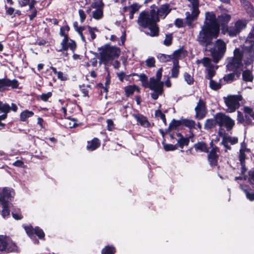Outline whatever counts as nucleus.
<instances>
[{"label": "nucleus", "instance_id": "41", "mask_svg": "<svg viewBox=\"0 0 254 254\" xmlns=\"http://www.w3.org/2000/svg\"><path fill=\"white\" fill-rule=\"evenodd\" d=\"M186 55V52L183 49H179L174 52L173 57L174 58H182Z\"/></svg>", "mask_w": 254, "mask_h": 254}, {"label": "nucleus", "instance_id": "38", "mask_svg": "<svg viewBox=\"0 0 254 254\" xmlns=\"http://www.w3.org/2000/svg\"><path fill=\"white\" fill-rule=\"evenodd\" d=\"M73 25H74V27L75 28L76 31L78 32V33L80 36L83 42H85V38L84 36H83V33L82 32V31L84 30V27H81V26L78 27L77 22L74 23Z\"/></svg>", "mask_w": 254, "mask_h": 254}, {"label": "nucleus", "instance_id": "2", "mask_svg": "<svg viewBox=\"0 0 254 254\" xmlns=\"http://www.w3.org/2000/svg\"><path fill=\"white\" fill-rule=\"evenodd\" d=\"M243 57H244L246 65L253 63L254 59V45L253 44H251L250 46H245L243 53L239 49H235L234 51V57L229 58L227 60V69L236 72L238 76L243 69V65L242 63Z\"/></svg>", "mask_w": 254, "mask_h": 254}, {"label": "nucleus", "instance_id": "63", "mask_svg": "<svg viewBox=\"0 0 254 254\" xmlns=\"http://www.w3.org/2000/svg\"><path fill=\"white\" fill-rule=\"evenodd\" d=\"M57 76L59 79L62 81L65 80L67 79L66 76L64 75L63 72L61 71H59V72L57 74Z\"/></svg>", "mask_w": 254, "mask_h": 254}, {"label": "nucleus", "instance_id": "12", "mask_svg": "<svg viewBox=\"0 0 254 254\" xmlns=\"http://www.w3.org/2000/svg\"><path fill=\"white\" fill-rule=\"evenodd\" d=\"M195 118L198 120L203 119L206 115L207 111L205 107V102L200 99L195 108Z\"/></svg>", "mask_w": 254, "mask_h": 254}, {"label": "nucleus", "instance_id": "8", "mask_svg": "<svg viewBox=\"0 0 254 254\" xmlns=\"http://www.w3.org/2000/svg\"><path fill=\"white\" fill-rule=\"evenodd\" d=\"M242 99L241 95H230L224 97V101L227 107L226 111L228 113H233L238 109L240 104L239 102Z\"/></svg>", "mask_w": 254, "mask_h": 254}, {"label": "nucleus", "instance_id": "52", "mask_svg": "<svg viewBox=\"0 0 254 254\" xmlns=\"http://www.w3.org/2000/svg\"><path fill=\"white\" fill-rule=\"evenodd\" d=\"M52 92H49L46 93H43L40 95V97L42 101L46 102L52 96Z\"/></svg>", "mask_w": 254, "mask_h": 254}, {"label": "nucleus", "instance_id": "55", "mask_svg": "<svg viewBox=\"0 0 254 254\" xmlns=\"http://www.w3.org/2000/svg\"><path fill=\"white\" fill-rule=\"evenodd\" d=\"M146 64L148 67H151L155 65V59L153 58H150L146 60Z\"/></svg>", "mask_w": 254, "mask_h": 254}, {"label": "nucleus", "instance_id": "4", "mask_svg": "<svg viewBox=\"0 0 254 254\" xmlns=\"http://www.w3.org/2000/svg\"><path fill=\"white\" fill-rule=\"evenodd\" d=\"M220 127L225 126L228 130H231L235 125V121L229 116L219 113L215 115L214 119H207L204 124L206 129H210L214 127L216 125Z\"/></svg>", "mask_w": 254, "mask_h": 254}, {"label": "nucleus", "instance_id": "1", "mask_svg": "<svg viewBox=\"0 0 254 254\" xmlns=\"http://www.w3.org/2000/svg\"><path fill=\"white\" fill-rule=\"evenodd\" d=\"M219 34V25L213 12H206L205 20L201 27V30L197 37V41L205 48L212 43L213 38H217Z\"/></svg>", "mask_w": 254, "mask_h": 254}, {"label": "nucleus", "instance_id": "21", "mask_svg": "<svg viewBox=\"0 0 254 254\" xmlns=\"http://www.w3.org/2000/svg\"><path fill=\"white\" fill-rule=\"evenodd\" d=\"M124 90L127 97L132 95L135 91H136L138 93L140 92L139 88L137 86L135 85L127 86L125 87Z\"/></svg>", "mask_w": 254, "mask_h": 254}, {"label": "nucleus", "instance_id": "19", "mask_svg": "<svg viewBox=\"0 0 254 254\" xmlns=\"http://www.w3.org/2000/svg\"><path fill=\"white\" fill-rule=\"evenodd\" d=\"M231 19V15L229 14L224 13L219 15L217 17V22L219 25L224 26L227 24Z\"/></svg>", "mask_w": 254, "mask_h": 254}, {"label": "nucleus", "instance_id": "11", "mask_svg": "<svg viewBox=\"0 0 254 254\" xmlns=\"http://www.w3.org/2000/svg\"><path fill=\"white\" fill-rule=\"evenodd\" d=\"M19 83L17 80H10L8 78L0 79V91H4L7 87H11L13 89L18 87Z\"/></svg>", "mask_w": 254, "mask_h": 254}, {"label": "nucleus", "instance_id": "46", "mask_svg": "<svg viewBox=\"0 0 254 254\" xmlns=\"http://www.w3.org/2000/svg\"><path fill=\"white\" fill-rule=\"evenodd\" d=\"M184 76L185 81L188 84L190 85L193 83L194 79L193 76L191 74L187 72H185L184 74Z\"/></svg>", "mask_w": 254, "mask_h": 254}, {"label": "nucleus", "instance_id": "3", "mask_svg": "<svg viewBox=\"0 0 254 254\" xmlns=\"http://www.w3.org/2000/svg\"><path fill=\"white\" fill-rule=\"evenodd\" d=\"M159 21V18L157 17L155 9L152 7L149 12L144 11L140 13L138 18V24L144 28L148 29L149 32H145L146 34L155 37L159 35V28L156 24Z\"/></svg>", "mask_w": 254, "mask_h": 254}, {"label": "nucleus", "instance_id": "10", "mask_svg": "<svg viewBox=\"0 0 254 254\" xmlns=\"http://www.w3.org/2000/svg\"><path fill=\"white\" fill-rule=\"evenodd\" d=\"M14 193L12 189L8 188H0V202L1 204L10 203Z\"/></svg>", "mask_w": 254, "mask_h": 254}, {"label": "nucleus", "instance_id": "37", "mask_svg": "<svg viewBox=\"0 0 254 254\" xmlns=\"http://www.w3.org/2000/svg\"><path fill=\"white\" fill-rule=\"evenodd\" d=\"M179 72V66L177 62L174 63V66L172 69L171 76L173 77H177Z\"/></svg>", "mask_w": 254, "mask_h": 254}, {"label": "nucleus", "instance_id": "47", "mask_svg": "<svg viewBox=\"0 0 254 254\" xmlns=\"http://www.w3.org/2000/svg\"><path fill=\"white\" fill-rule=\"evenodd\" d=\"M158 58L162 62H166L170 61L172 58L171 56L161 54L158 55Z\"/></svg>", "mask_w": 254, "mask_h": 254}, {"label": "nucleus", "instance_id": "45", "mask_svg": "<svg viewBox=\"0 0 254 254\" xmlns=\"http://www.w3.org/2000/svg\"><path fill=\"white\" fill-rule=\"evenodd\" d=\"M189 142V140L188 138H184L182 136L178 140V143L181 148H183L185 145H188Z\"/></svg>", "mask_w": 254, "mask_h": 254}, {"label": "nucleus", "instance_id": "57", "mask_svg": "<svg viewBox=\"0 0 254 254\" xmlns=\"http://www.w3.org/2000/svg\"><path fill=\"white\" fill-rule=\"evenodd\" d=\"M154 92L151 94V97L154 99L156 100L158 96L161 95L163 92V91H158V90H153Z\"/></svg>", "mask_w": 254, "mask_h": 254}, {"label": "nucleus", "instance_id": "26", "mask_svg": "<svg viewBox=\"0 0 254 254\" xmlns=\"http://www.w3.org/2000/svg\"><path fill=\"white\" fill-rule=\"evenodd\" d=\"M240 187H241V189L245 193L247 198L250 201H254V192L250 190H249V189L244 188L242 185H241Z\"/></svg>", "mask_w": 254, "mask_h": 254}, {"label": "nucleus", "instance_id": "22", "mask_svg": "<svg viewBox=\"0 0 254 254\" xmlns=\"http://www.w3.org/2000/svg\"><path fill=\"white\" fill-rule=\"evenodd\" d=\"M133 117L141 126L144 127H148L149 126V122H148L146 117L143 115L139 114L134 115Z\"/></svg>", "mask_w": 254, "mask_h": 254}, {"label": "nucleus", "instance_id": "14", "mask_svg": "<svg viewBox=\"0 0 254 254\" xmlns=\"http://www.w3.org/2000/svg\"><path fill=\"white\" fill-rule=\"evenodd\" d=\"M24 228L29 236H32L35 234L40 239L44 238L45 234L43 231L38 227L33 229L31 226H24Z\"/></svg>", "mask_w": 254, "mask_h": 254}, {"label": "nucleus", "instance_id": "13", "mask_svg": "<svg viewBox=\"0 0 254 254\" xmlns=\"http://www.w3.org/2000/svg\"><path fill=\"white\" fill-rule=\"evenodd\" d=\"M219 152L218 147H214L211 149L208 155V160L211 166H215L217 165L219 155L217 153Z\"/></svg>", "mask_w": 254, "mask_h": 254}, {"label": "nucleus", "instance_id": "17", "mask_svg": "<svg viewBox=\"0 0 254 254\" xmlns=\"http://www.w3.org/2000/svg\"><path fill=\"white\" fill-rule=\"evenodd\" d=\"M243 111L245 114V124L250 125L252 123V121L254 120V112L253 110L247 106L243 108Z\"/></svg>", "mask_w": 254, "mask_h": 254}, {"label": "nucleus", "instance_id": "18", "mask_svg": "<svg viewBox=\"0 0 254 254\" xmlns=\"http://www.w3.org/2000/svg\"><path fill=\"white\" fill-rule=\"evenodd\" d=\"M250 150L247 148V145L244 142L241 143V148L239 151V159L240 163L245 162L246 153H249Z\"/></svg>", "mask_w": 254, "mask_h": 254}, {"label": "nucleus", "instance_id": "33", "mask_svg": "<svg viewBox=\"0 0 254 254\" xmlns=\"http://www.w3.org/2000/svg\"><path fill=\"white\" fill-rule=\"evenodd\" d=\"M243 79L246 81H252L253 79V76L250 70H247L243 73Z\"/></svg>", "mask_w": 254, "mask_h": 254}, {"label": "nucleus", "instance_id": "20", "mask_svg": "<svg viewBox=\"0 0 254 254\" xmlns=\"http://www.w3.org/2000/svg\"><path fill=\"white\" fill-rule=\"evenodd\" d=\"M100 145L99 140L97 138H94L91 141L87 142L86 148L88 150L93 151L98 148Z\"/></svg>", "mask_w": 254, "mask_h": 254}, {"label": "nucleus", "instance_id": "64", "mask_svg": "<svg viewBox=\"0 0 254 254\" xmlns=\"http://www.w3.org/2000/svg\"><path fill=\"white\" fill-rule=\"evenodd\" d=\"M110 83V79L109 77H106V80L105 82V87L103 88L105 92H107L108 91L109 85Z\"/></svg>", "mask_w": 254, "mask_h": 254}, {"label": "nucleus", "instance_id": "24", "mask_svg": "<svg viewBox=\"0 0 254 254\" xmlns=\"http://www.w3.org/2000/svg\"><path fill=\"white\" fill-rule=\"evenodd\" d=\"M194 147L196 150H200L203 152H208V148L205 143L199 142L194 145Z\"/></svg>", "mask_w": 254, "mask_h": 254}, {"label": "nucleus", "instance_id": "59", "mask_svg": "<svg viewBox=\"0 0 254 254\" xmlns=\"http://www.w3.org/2000/svg\"><path fill=\"white\" fill-rule=\"evenodd\" d=\"M12 165L17 167L24 168V165L22 161L18 160L12 163Z\"/></svg>", "mask_w": 254, "mask_h": 254}, {"label": "nucleus", "instance_id": "56", "mask_svg": "<svg viewBox=\"0 0 254 254\" xmlns=\"http://www.w3.org/2000/svg\"><path fill=\"white\" fill-rule=\"evenodd\" d=\"M107 128L109 131L113 130L114 127V124L113 121L111 119H108L107 120Z\"/></svg>", "mask_w": 254, "mask_h": 254}, {"label": "nucleus", "instance_id": "36", "mask_svg": "<svg viewBox=\"0 0 254 254\" xmlns=\"http://www.w3.org/2000/svg\"><path fill=\"white\" fill-rule=\"evenodd\" d=\"M104 6V3L102 1V0H94L92 3L91 4V6L93 8H103Z\"/></svg>", "mask_w": 254, "mask_h": 254}, {"label": "nucleus", "instance_id": "49", "mask_svg": "<svg viewBox=\"0 0 254 254\" xmlns=\"http://www.w3.org/2000/svg\"><path fill=\"white\" fill-rule=\"evenodd\" d=\"M155 116L157 118H159L161 120H162L163 122L166 125V120L165 118V115L162 113V112L160 110H157L155 112Z\"/></svg>", "mask_w": 254, "mask_h": 254}, {"label": "nucleus", "instance_id": "23", "mask_svg": "<svg viewBox=\"0 0 254 254\" xmlns=\"http://www.w3.org/2000/svg\"><path fill=\"white\" fill-rule=\"evenodd\" d=\"M61 45L62 48L61 49L59 50V51H61L62 50H66L68 48H69L72 51H74L76 48V44L75 42L72 40L68 39V38L66 40L64 45Z\"/></svg>", "mask_w": 254, "mask_h": 254}, {"label": "nucleus", "instance_id": "51", "mask_svg": "<svg viewBox=\"0 0 254 254\" xmlns=\"http://www.w3.org/2000/svg\"><path fill=\"white\" fill-rule=\"evenodd\" d=\"M164 148L166 151H174L177 149V147L176 145H173L171 144H165L164 145Z\"/></svg>", "mask_w": 254, "mask_h": 254}, {"label": "nucleus", "instance_id": "39", "mask_svg": "<svg viewBox=\"0 0 254 254\" xmlns=\"http://www.w3.org/2000/svg\"><path fill=\"white\" fill-rule=\"evenodd\" d=\"M103 8L96 9L93 12V17L96 19H100L103 16Z\"/></svg>", "mask_w": 254, "mask_h": 254}, {"label": "nucleus", "instance_id": "42", "mask_svg": "<svg viewBox=\"0 0 254 254\" xmlns=\"http://www.w3.org/2000/svg\"><path fill=\"white\" fill-rule=\"evenodd\" d=\"M235 79V73H229L223 77L224 81L226 83L231 82Z\"/></svg>", "mask_w": 254, "mask_h": 254}, {"label": "nucleus", "instance_id": "53", "mask_svg": "<svg viewBox=\"0 0 254 254\" xmlns=\"http://www.w3.org/2000/svg\"><path fill=\"white\" fill-rule=\"evenodd\" d=\"M78 14L80 17V22L82 23L84 21L86 17L85 13L83 9H80L78 10Z\"/></svg>", "mask_w": 254, "mask_h": 254}, {"label": "nucleus", "instance_id": "6", "mask_svg": "<svg viewBox=\"0 0 254 254\" xmlns=\"http://www.w3.org/2000/svg\"><path fill=\"white\" fill-rule=\"evenodd\" d=\"M213 62L217 64L224 57L226 51V43L221 39L215 41L214 47L209 49Z\"/></svg>", "mask_w": 254, "mask_h": 254}, {"label": "nucleus", "instance_id": "48", "mask_svg": "<svg viewBox=\"0 0 254 254\" xmlns=\"http://www.w3.org/2000/svg\"><path fill=\"white\" fill-rule=\"evenodd\" d=\"M140 81L142 83V85L145 87H147L149 84V83L147 82V76L144 74H141L139 76Z\"/></svg>", "mask_w": 254, "mask_h": 254}, {"label": "nucleus", "instance_id": "50", "mask_svg": "<svg viewBox=\"0 0 254 254\" xmlns=\"http://www.w3.org/2000/svg\"><path fill=\"white\" fill-rule=\"evenodd\" d=\"M172 36L171 34L166 35L165 39L164 41V44L167 46H170L172 44Z\"/></svg>", "mask_w": 254, "mask_h": 254}, {"label": "nucleus", "instance_id": "40", "mask_svg": "<svg viewBox=\"0 0 254 254\" xmlns=\"http://www.w3.org/2000/svg\"><path fill=\"white\" fill-rule=\"evenodd\" d=\"M209 86L210 87L214 90H216L221 88V85L219 83H217L215 81L213 80L211 78L209 79Z\"/></svg>", "mask_w": 254, "mask_h": 254}, {"label": "nucleus", "instance_id": "7", "mask_svg": "<svg viewBox=\"0 0 254 254\" xmlns=\"http://www.w3.org/2000/svg\"><path fill=\"white\" fill-rule=\"evenodd\" d=\"M189 2L188 7L191 10V13L187 12L186 13V23L188 25L190 26L192 22L195 20L199 14V0H187Z\"/></svg>", "mask_w": 254, "mask_h": 254}, {"label": "nucleus", "instance_id": "43", "mask_svg": "<svg viewBox=\"0 0 254 254\" xmlns=\"http://www.w3.org/2000/svg\"><path fill=\"white\" fill-rule=\"evenodd\" d=\"M115 252V248L111 246H106L102 250V254H114Z\"/></svg>", "mask_w": 254, "mask_h": 254}, {"label": "nucleus", "instance_id": "30", "mask_svg": "<svg viewBox=\"0 0 254 254\" xmlns=\"http://www.w3.org/2000/svg\"><path fill=\"white\" fill-rule=\"evenodd\" d=\"M223 141L230 143L232 145L235 144L238 142V139L236 137H231L230 136L224 135L222 139Z\"/></svg>", "mask_w": 254, "mask_h": 254}, {"label": "nucleus", "instance_id": "15", "mask_svg": "<svg viewBox=\"0 0 254 254\" xmlns=\"http://www.w3.org/2000/svg\"><path fill=\"white\" fill-rule=\"evenodd\" d=\"M152 7L155 9L158 18V16H159L163 17V18H164L171 11V8L169 7V5L167 4H163L159 8H157L155 6H151V8Z\"/></svg>", "mask_w": 254, "mask_h": 254}, {"label": "nucleus", "instance_id": "29", "mask_svg": "<svg viewBox=\"0 0 254 254\" xmlns=\"http://www.w3.org/2000/svg\"><path fill=\"white\" fill-rule=\"evenodd\" d=\"M2 206V210L1 211V215L3 218H5L6 216H8L10 214V211L9 208L11 206V203H5L1 204Z\"/></svg>", "mask_w": 254, "mask_h": 254}, {"label": "nucleus", "instance_id": "16", "mask_svg": "<svg viewBox=\"0 0 254 254\" xmlns=\"http://www.w3.org/2000/svg\"><path fill=\"white\" fill-rule=\"evenodd\" d=\"M163 84L164 83L161 80H155L154 77H151L147 87L152 90L163 91Z\"/></svg>", "mask_w": 254, "mask_h": 254}, {"label": "nucleus", "instance_id": "28", "mask_svg": "<svg viewBox=\"0 0 254 254\" xmlns=\"http://www.w3.org/2000/svg\"><path fill=\"white\" fill-rule=\"evenodd\" d=\"M34 115L32 111L24 110L20 114V120L22 122L26 121L28 118L32 117Z\"/></svg>", "mask_w": 254, "mask_h": 254}, {"label": "nucleus", "instance_id": "9", "mask_svg": "<svg viewBox=\"0 0 254 254\" xmlns=\"http://www.w3.org/2000/svg\"><path fill=\"white\" fill-rule=\"evenodd\" d=\"M196 62L197 64H202L203 66L205 67L206 78H211L215 75V70L217 69L218 66L214 65L212 63V61L210 58L204 57L201 60H197Z\"/></svg>", "mask_w": 254, "mask_h": 254}, {"label": "nucleus", "instance_id": "44", "mask_svg": "<svg viewBox=\"0 0 254 254\" xmlns=\"http://www.w3.org/2000/svg\"><path fill=\"white\" fill-rule=\"evenodd\" d=\"M95 31H98V29L96 27L92 28L88 26V34L90 35L91 40H93L96 38Z\"/></svg>", "mask_w": 254, "mask_h": 254}, {"label": "nucleus", "instance_id": "34", "mask_svg": "<svg viewBox=\"0 0 254 254\" xmlns=\"http://www.w3.org/2000/svg\"><path fill=\"white\" fill-rule=\"evenodd\" d=\"M235 26L240 32V31L245 28L247 25V21L246 20H239L235 23Z\"/></svg>", "mask_w": 254, "mask_h": 254}, {"label": "nucleus", "instance_id": "27", "mask_svg": "<svg viewBox=\"0 0 254 254\" xmlns=\"http://www.w3.org/2000/svg\"><path fill=\"white\" fill-rule=\"evenodd\" d=\"M8 237L0 235V251H4L6 248Z\"/></svg>", "mask_w": 254, "mask_h": 254}, {"label": "nucleus", "instance_id": "35", "mask_svg": "<svg viewBox=\"0 0 254 254\" xmlns=\"http://www.w3.org/2000/svg\"><path fill=\"white\" fill-rule=\"evenodd\" d=\"M10 111V106L7 104L3 103L0 101V112L3 113H8Z\"/></svg>", "mask_w": 254, "mask_h": 254}, {"label": "nucleus", "instance_id": "61", "mask_svg": "<svg viewBox=\"0 0 254 254\" xmlns=\"http://www.w3.org/2000/svg\"><path fill=\"white\" fill-rule=\"evenodd\" d=\"M162 68H159L156 72L155 80H160L162 76Z\"/></svg>", "mask_w": 254, "mask_h": 254}, {"label": "nucleus", "instance_id": "32", "mask_svg": "<svg viewBox=\"0 0 254 254\" xmlns=\"http://www.w3.org/2000/svg\"><path fill=\"white\" fill-rule=\"evenodd\" d=\"M227 33L230 36H236L240 32L234 25L227 28Z\"/></svg>", "mask_w": 254, "mask_h": 254}, {"label": "nucleus", "instance_id": "5", "mask_svg": "<svg viewBox=\"0 0 254 254\" xmlns=\"http://www.w3.org/2000/svg\"><path fill=\"white\" fill-rule=\"evenodd\" d=\"M121 51L119 48L109 45L103 47L99 53L100 64H107L120 56Z\"/></svg>", "mask_w": 254, "mask_h": 254}, {"label": "nucleus", "instance_id": "58", "mask_svg": "<svg viewBox=\"0 0 254 254\" xmlns=\"http://www.w3.org/2000/svg\"><path fill=\"white\" fill-rule=\"evenodd\" d=\"M60 35L61 36H63L64 37V39H63V40L62 41V43H61V45H64L65 44V43H66V40L68 38V36L67 34H66L63 30V28H61V30H60Z\"/></svg>", "mask_w": 254, "mask_h": 254}, {"label": "nucleus", "instance_id": "60", "mask_svg": "<svg viewBox=\"0 0 254 254\" xmlns=\"http://www.w3.org/2000/svg\"><path fill=\"white\" fill-rule=\"evenodd\" d=\"M183 20L181 19L178 18L175 20V24L177 27H182L184 25Z\"/></svg>", "mask_w": 254, "mask_h": 254}, {"label": "nucleus", "instance_id": "31", "mask_svg": "<svg viewBox=\"0 0 254 254\" xmlns=\"http://www.w3.org/2000/svg\"><path fill=\"white\" fill-rule=\"evenodd\" d=\"M182 124L186 127L191 129L195 128V123L193 120L185 119L182 121Z\"/></svg>", "mask_w": 254, "mask_h": 254}, {"label": "nucleus", "instance_id": "62", "mask_svg": "<svg viewBox=\"0 0 254 254\" xmlns=\"http://www.w3.org/2000/svg\"><path fill=\"white\" fill-rule=\"evenodd\" d=\"M30 0H18V3L21 6H25L29 3Z\"/></svg>", "mask_w": 254, "mask_h": 254}, {"label": "nucleus", "instance_id": "25", "mask_svg": "<svg viewBox=\"0 0 254 254\" xmlns=\"http://www.w3.org/2000/svg\"><path fill=\"white\" fill-rule=\"evenodd\" d=\"M18 248L17 246L12 242L8 238L6 248L4 251L7 252H17Z\"/></svg>", "mask_w": 254, "mask_h": 254}, {"label": "nucleus", "instance_id": "54", "mask_svg": "<svg viewBox=\"0 0 254 254\" xmlns=\"http://www.w3.org/2000/svg\"><path fill=\"white\" fill-rule=\"evenodd\" d=\"M237 113H238V115H237V120L238 123H241V124H242L244 123H245V119L244 117V116H243V114H242V113L240 111H238Z\"/></svg>", "mask_w": 254, "mask_h": 254}]
</instances>
